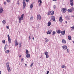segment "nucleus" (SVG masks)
Wrapping results in <instances>:
<instances>
[{"label": "nucleus", "mask_w": 74, "mask_h": 74, "mask_svg": "<svg viewBox=\"0 0 74 74\" xmlns=\"http://www.w3.org/2000/svg\"><path fill=\"white\" fill-rule=\"evenodd\" d=\"M24 16V14H23L21 16V17H20L19 16H18V19H19V23H21V21H23V16Z\"/></svg>", "instance_id": "1"}, {"label": "nucleus", "mask_w": 74, "mask_h": 74, "mask_svg": "<svg viewBox=\"0 0 74 74\" xmlns=\"http://www.w3.org/2000/svg\"><path fill=\"white\" fill-rule=\"evenodd\" d=\"M6 67L8 72H11V69H10V66H9V63L8 62L6 63Z\"/></svg>", "instance_id": "2"}, {"label": "nucleus", "mask_w": 74, "mask_h": 74, "mask_svg": "<svg viewBox=\"0 0 74 74\" xmlns=\"http://www.w3.org/2000/svg\"><path fill=\"white\" fill-rule=\"evenodd\" d=\"M7 37H8V42L9 43H11V38H10V37L9 34H8L7 35Z\"/></svg>", "instance_id": "3"}, {"label": "nucleus", "mask_w": 74, "mask_h": 74, "mask_svg": "<svg viewBox=\"0 0 74 74\" xmlns=\"http://www.w3.org/2000/svg\"><path fill=\"white\" fill-rule=\"evenodd\" d=\"M61 11L62 12H63V13H65L67 11V9L66 8H63L62 9Z\"/></svg>", "instance_id": "4"}, {"label": "nucleus", "mask_w": 74, "mask_h": 74, "mask_svg": "<svg viewBox=\"0 0 74 74\" xmlns=\"http://www.w3.org/2000/svg\"><path fill=\"white\" fill-rule=\"evenodd\" d=\"M37 20H41V16L40 14L37 15Z\"/></svg>", "instance_id": "5"}, {"label": "nucleus", "mask_w": 74, "mask_h": 74, "mask_svg": "<svg viewBox=\"0 0 74 74\" xmlns=\"http://www.w3.org/2000/svg\"><path fill=\"white\" fill-rule=\"evenodd\" d=\"M23 8L24 9L25 8V7H26V3H25V0H23Z\"/></svg>", "instance_id": "6"}, {"label": "nucleus", "mask_w": 74, "mask_h": 74, "mask_svg": "<svg viewBox=\"0 0 74 74\" xmlns=\"http://www.w3.org/2000/svg\"><path fill=\"white\" fill-rule=\"evenodd\" d=\"M70 3L71 6H73V4H74V3H73V0H70Z\"/></svg>", "instance_id": "7"}, {"label": "nucleus", "mask_w": 74, "mask_h": 74, "mask_svg": "<svg viewBox=\"0 0 74 74\" xmlns=\"http://www.w3.org/2000/svg\"><path fill=\"white\" fill-rule=\"evenodd\" d=\"M59 21L60 22L62 23V22H63V19L62 18V16L60 17L59 18Z\"/></svg>", "instance_id": "8"}, {"label": "nucleus", "mask_w": 74, "mask_h": 74, "mask_svg": "<svg viewBox=\"0 0 74 74\" xmlns=\"http://www.w3.org/2000/svg\"><path fill=\"white\" fill-rule=\"evenodd\" d=\"M52 32V30H49L48 32H47V33L48 34H51V33Z\"/></svg>", "instance_id": "9"}, {"label": "nucleus", "mask_w": 74, "mask_h": 74, "mask_svg": "<svg viewBox=\"0 0 74 74\" xmlns=\"http://www.w3.org/2000/svg\"><path fill=\"white\" fill-rule=\"evenodd\" d=\"M18 44H19V42H17V40H16L15 41V47H16V46H17V45H18Z\"/></svg>", "instance_id": "10"}, {"label": "nucleus", "mask_w": 74, "mask_h": 74, "mask_svg": "<svg viewBox=\"0 0 74 74\" xmlns=\"http://www.w3.org/2000/svg\"><path fill=\"white\" fill-rule=\"evenodd\" d=\"M62 48L64 49H67V46L66 45H64L63 46H62Z\"/></svg>", "instance_id": "11"}, {"label": "nucleus", "mask_w": 74, "mask_h": 74, "mask_svg": "<svg viewBox=\"0 0 74 74\" xmlns=\"http://www.w3.org/2000/svg\"><path fill=\"white\" fill-rule=\"evenodd\" d=\"M3 8L2 7H1L0 8V14H1L3 12Z\"/></svg>", "instance_id": "12"}, {"label": "nucleus", "mask_w": 74, "mask_h": 74, "mask_svg": "<svg viewBox=\"0 0 74 74\" xmlns=\"http://www.w3.org/2000/svg\"><path fill=\"white\" fill-rule=\"evenodd\" d=\"M51 20L53 21H55V17L54 16H51Z\"/></svg>", "instance_id": "13"}, {"label": "nucleus", "mask_w": 74, "mask_h": 74, "mask_svg": "<svg viewBox=\"0 0 74 74\" xmlns=\"http://www.w3.org/2000/svg\"><path fill=\"white\" fill-rule=\"evenodd\" d=\"M50 15H53L54 14V11L53 10L50 11Z\"/></svg>", "instance_id": "14"}, {"label": "nucleus", "mask_w": 74, "mask_h": 74, "mask_svg": "<svg viewBox=\"0 0 74 74\" xmlns=\"http://www.w3.org/2000/svg\"><path fill=\"white\" fill-rule=\"evenodd\" d=\"M62 42L63 44H66V41L64 39H62Z\"/></svg>", "instance_id": "15"}, {"label": "nucleus", "mask_w": 74, "mask_h": 74, "mask_svg": "<svg viewBox=\"0 0 74 74\" xmlns=\"http://www.w3.org/2000/svg\"><path fill=\"white\" fill-rule=\"evenodd\" d=\"M61 34L62 35H64V34H65V31H61Z\"/></svg>", "instance_id": "16"}, {"label": "nucleus", "mask_w": 74, "mask_h": 74, "mask_svg": "<svg viewBox=\"0 0 74 74\" xmlns=\"http://www.w3.org/2000/svg\"><path fill=\"white\" fill-rule=\"evenodd\" d=\"M68 38L69 40H71V36L70 35L68 36Z\"/></svg>", "instance_id": "17"}, {"label": "nucleus", "mask_w": 74, "mask_h": 74, "mask_svg": "<svg viewBox=\"0 0 74 74\" xmlns=\"http://www.w3.org/2000/svg\"><path fill=\"white\" fill-rule=\"evenodd\" d=\"M26 57L27 58H30V54H27L26 55Z\"/></svg>", "instance_id": "18"}, {"label": "nucleus", "mask_w": 74, "mask_h": 74, "mask_svg": "<svg viewBox=\"0 0 74 74\" xmlns=\"http://www.w3.org/2000/svg\"><path fill=\"white\" fill-rule=\"evenodd\" d=\"M45 42H47L49 41V40L47 38H45Z\"/></svg>", "instance_id": "19"}, {"label": "nucleus", "mask_w": 74, "mask_h": 74, "mask_svg": "<svg viewBox=\"0 0 74 74\" xmlns=\"http://www.w3.org/2000/svg\"><path fill=\"white\" fill-rule=\"evenodd\" d=\"M38 1V3L40 2L39 5L40 6L41 4L42 3V1H41V0H39Z\"/></svg>", "instance_id": "20"}, {"label": "nucleus", "mask_w": 74, "mask_h": 74, "mask_svg": "<svg viewBox=\"0 0 74 74\" xmlns=\"http://www.w3.org/2000/svg\"><path fill=\"white\" fill-rule=\"evenodd\" d=\"M62 68H64V69H66V66H65V65H62Z\"/></svg>", "instance_id": "21"}, {"label": "nucleus", "mask_w": 74, "mask_h": 74, "mask_svg": "<svg viewBox=\"0 0 74 74\" xmlns=\"http://www.w3.org/2000/svg\"><path fill=\"white\" fill-rule=\"evenodd\" d=\"M57 33H58V34L60 33H61V31L60 30H58L57 31Z\"/></svg>", "instance_id": "22"}, {"label": "nucleus", "mask_w": 74, "mask_h": 74, "mask_svg": "<svg viewBox=\"0 0 74 74\" xmlns=\"http://www.w3.org/2000/svg\"><path fill=\"white\" fill-rule=\"evenodd\" d=\"M67 11L68 12H72L71 10L70 9H68Z\"/></svg>", "instance_id": "23"}, {"label": "nucleus", "mask_w": 74, "mask_h": 74, "mask_svg": "<svg viewBox=\"0 0 74 74\" xmlns=\"http://www.w3.org/2000/svg\"><path fill=\"white\" fill-rule=\"evenodd\" d=\"M47 25L48 26H51V22H50V21L48 22Z\"/></svg>", "instance_id": "24"}, {"label": "nucleus", "mask_w": 74, "mask_h": 74, "mask_svg": "<svg viewBox=\"0 0 74 74\" xmlns=\"http://www.w3.org/2000/svg\"><path fill=\"white\" fill-rule=\"evenodd\" d=\"M19 47L20 48L21 47V46H22V43H21V42L19 43Z\"/></svg>", "instance_id": "25"}, {"label": "nucleus", "mask_w": 74, "mask_h": 74, "mask_svg": "<svg viewBox=\"0 0 74 74\" xmlns=\"http://www.w3.org/2000/svg\"><path fill=\"white\" fill-rule=\"evenodd\" d=\"M5 53H10V51L9 50L6 51H5Z\"/></svg>", "instance_id": "26"}, {"label": "nucleus", "mask_w": 74, "mask_h": 74, "mask_svg": "<svg viewBox=\"0 0 74 74\" xmlns=\"http://www.w3.org/2000/svg\"><path fill=\"white\" fill-rule=\"evenodd\" d=\"M2 42L3 44H5V40H2Z\"/></svg>", "instance_id": "27"}, {"label": "nucleus", "mask_w": 74, "mask_h": 74, "mask_svg": "<svg viewBox=\"0 0 74 74\" xmlns=\"http://www.w3.org/2000/svg\"><path fill=\"white\" fill-rule=\"evenodd\" d=\"M45 55H48V53L47 51H45Z\"/></svg>", "instance_id": "28"}, {"label": "nucleus", "mask_w": 74, "mask_h": 74, "mask_svg": "<svg viewBox=\"0 0 74 74\" xmlns=\"http://www.w3.org/2000/svg\"><path fill=\"white\" fill-rule=\"evenodd\" d=\"M33 3H32V4L31 5H30V8L32 9V8H33Z\"/></svg>", "instance_id": "29"}, {"label": "nucleus", "mask_w": 74, "mask_h": 74, "mask_svg": "<svg viewBox=\"0 0 74 74\" xmlns=\"http://www.w3.org/2000/svg\"><path fill=\"white\" fill-rule=\"evenodd\" d=\"M26 54H29V51H28V50H26Z\"/></svg>", "instance_id": "30"}, {"label": "nucleus", "mask_w": 74, "mask_h": 74, "mask_svg": "<svg viewBox=\"0 0 74 74\" xmlns=\"http://www.w3.org/2000/svg\"><path fill=\"white\" fill-rule=\"evenodd\" d=\"M33 18H34V17L33 16H32L30 18V20L32 21L33 19Z\"/></svg>", "instance_id": "31"}, {"label": "nucleus", "mask_w": 74, "mask_h": 74, "mask_svg": "<svg viewBox=\"0 0 74 74\" xmlns=\"http://www.w3.org/2000/svg\"><path fill=\"white\" fill-rule=\"evenodd\" d=\"M2 22L3 23H4V24H5V23L6 22H5V20H4Z\"/></svg>", "instance_id": "32"}, {"label": "nucleus", "mask_w": 74, "mask_h": 74, "mask_svg": "<svg viewBox=\"0 0 74 74\" xmlns=\"http://www.w3.org/2000/svg\"><path fill=\"white\" fill-rule=\"evenodd\" d=\"M48 15H50V14H51L50 11L48 12Z\"/></svg>", "instance_id": "33"}, {"label": "nucleus", "mask_w": 74, "mask_h": 74, "mask_svg": "<svg viewBox=\"0 0 74 74\" xmlns=\"http://www.w3.org/2000/svg\"><path fill=\"white\" fill-rule=\"evenodd\" d=\"M33 64H34L33 63V62L30 65L31 67H32V66H33Z\"/></svg>", "instance_id": "34"}, {"label": "nucleus", "mask_w": 74, "mask_h": 74, "mask_svg": "<svg viewBox=\"0 0 74 74\" xmlns=\"http://www.w3.org/2000/svg\"><path fill=\"white\" fill-rule=\"evenodd\" d=\"M6 45H6L4 47V49L5 51L6 50V49L7 48V46H6Z\"/></svg>", "instance_id": "35"}, {"label": "nucleus", "mask_w": 74, "mask_h": 74, "mask_svg": "<svg viewBox=\"0 0 74 74\" xmlns=\"http://www.w3.org/2000/svg\"><path fill=\"white\" fill-rule=\"evenodd\" d=\"M71 11H74V8H71Z\"/></svg>", "instance_id": "36"}, {"label": "nucleus", "mask_w": 74, "mask_h": 74, "mask_svg": "<svg viewBox=\"0 0 74 74\" xmlns=\"http://www.w3.org/2000/svg\"><path fill=\"white\" fill-rule=\"evenodd\" d=\"M17 4H18V5H19V1L18 0L17 1Z\"/></svg>", "instance_id": "37"}, {"label": "nucleus", "mask_w": 74, "mask_h": 74, "mask_svg": "<svg viewBox=\"0 0 74 74\" xmlns=\"http://www.w3.org/2000/svg\"><path fill=\"white\" fill-rule=\"evenodd\" d=\"M46 56V58H48L49 57V55H48V54Z\"/></svg>", "instance_id": "38"}, {"label": "nucleus", "mask_w": 74, "mask_h": 74, "mask_svg": "<svg viewBox=\"0 0 74 74\" xmlns=\"http://www.w3.org/2000/svg\"><path fill=\"white\" fill-rule=\"evenodd\" d=\"M53 34H56V32H55V31H53Z\"/></svg>", "instance_id": "39"}, {"label": "nucleus", "mask_w": 74, "mask_h": 74, "mask_svg": "<svg viewBox=\"0 0 74 74\" xmlns=\"http://www.w3.org/2000/svg\"><path fill=\"white\" fill-rule=\"evenodd\" d=\"M6 1L8 3H10V0H6Z\"/></svg>", "instance_id": "40"}, {"label": "nucleus", "mask_w": 74, "mask_h": 74, "mask_svg": "<svg viewBox=\"0 0 74 74\" xmlns=\"http://www.w3.org/2000/svg\"><path fill=\"white\" fill-rule=\"evenodd\" d=\"M23 59H24L23 58H21V62H23Z\"/></svg>", "instance_id": "41"}, {"label": "nucleus", "mask_w": 74, "mask_h": 74, "mask_svg": "<svg viewBox=\"0 0 74 74\" xmlns=\"http://www.w3.org/2000/svg\"><path fill=\"white\" fill-rule=\"evenodd\" d=\"M6 2L5 1L4 2V5H6Z\"/></svg>", "instance_id": "42"}, {"label": "nucleus", "mask_w": 74, "mask_h": 74, "mask_svg": "<svg viewBox=\"0 0 74 74\" xmlns=\"http://www.w3.org/2000/svg\"><path fill=\"white\" fill-rule=\"evenodd\" d=\"M53 8H54V9H55V8H56L55 5H54V6H53Z\"/></svg>", "instance_id": "43"}, {"label": "nucleus", "mask_w": 74, "mask_h": 74, "mask_svg": "<svg viewBox=\"0 0 74 74\" xmlns=\"http://www.w3.org/2000/svg\"><path fill=\"white\" fill-rule=\"evenodd\" d=\"M6 28H7L8 29H9V26H7Z\"/></svg>", "instance_id": "44"}, {"label": "nucleus", "mask_w": 74, "mask_h": 74, "mask_svg": "<svg viewBox=\"0 0 74 74\" xmlns=\"http://www.w3.org/2000/svg\"><path fill=\"white\" fill-rule=\"evenodd\" d=\"M67 52H69V49H67Z\"/></svg>", "instance_id": "45"}, {"label": "nucleus", "mask_w": 74, "mask_h": 74, "mask_svg": "<svg viewBox=\"0 0 74 74\" xmlns=\"http://www.w3.org/2000/svg\"><path fill=\"white\" fill-rule=\"evenodd\" d=\"M29 38L30 40V36H29Z\"/></svg>", "instance_id": "46"}, {"label": "nucleus", "mask_w": 74, "mask_h": 74, "mask_svg": "<svg viewBox=\"0 0 74 74\" xmlns=\"http://www.w3.org/2000/svg\"><path fill=\"white\" fill-rule=\"evenodd\" d=\"M26 1L27 2H29V0H26Z\"/></svg>", "instance_id": "47"}, {"label": "nucleus", "mask_w": 74, "mask_h": 74, "mask_svg": "<svg viewBox=\"0 0 74 74\" xmlns=\"http://www.w3.org/2000/svg\"><path fill=\"white\" fill-rule=\"evenodd\" d=\"M49 71H48L47 73V74H48V73H49Z\"/></svg>", "instance_id": "48"}, {"label": "nucleus", "mask_w": 74, "mask_h": 74, "mask_svg": "<svg viewBox=\"0 0 74 74\" xmlns=\"http://www.w3.org/2000/svg\"><path fill=\"white\" fill-rule=\"evenodd\" d=\"M71 27V28H72V29H73L74 30V26L72 27Z\"/></svg>", "instance_id": "49"}, {"label": "nucleus", "mask_w": 74, "mask_h": 74, "mask_svg": "<svg viewBox=\"0 0 74 74\" xmlns=\"http://www.w3.org/2000/svg\"><path fill=\"white\" fill-rule=\"evenodd\" d=\"M21 56H22L21 55H20V56H19V58H21Z\"/></svg>", "instance_id": "50"}, {"label": "nucleus", "mask_w": 74, "mask_h": 74, "mask_svg": "<svg viewBox=\"0 0 74 74\" xmlns=\"http://www.w3.org/2000/svg\"><path fill=\"white\" fill-rule=\"evenodd\" d=\"M52 1H57V0H52Z\"/></svg>", "instance_id": "51"}, {"label": "nucleus", "mask_w": 74, "mask_h": 74, "mask_svg": "<svg viewBox=\"0 0 74 74\" xmlns=\"http://www.w3.org/2000/svg\"><path fill=\"white\" fill-rule=\"evenodd\" d=\"M25 67H27V64H25Z\"/></svg>", "instance_id": "52"}, {"label": "nucleus", "mask_w": 74, "mask_h": 74, "mask_svg": "<svg viewBox=\"0 0 74 74\" xmlns=\"http://www.w3.org/2000/svg\"><path fill=\"white\" fill-rule=\"evenodd\" d=\"M0 74H1V72L0 71Z\"/></svg>", "instance_id": "53"}, {"label": "nucleus", "mask_w": 74, "mask_h": 74, "mask_svg": "<svg viewBox=\"0 0 74 74\" xmlns=\"http://www.w3.org/2000/svg\"><path fill=\"white\" fill-rule=\"evenodd\" d=\"M32 39H33V40H34V37H33V38H32Z\"/></svg>", "instance_id": "54"}, {"label": "nucleus", "mask_w": 74, "mask_h": 74, "mask_svg": "<svg viewBox=\"0 0 74 74\" xmlns=\"http://www.w3.org/2000/svg\"><path fill=\"white\" fill-rule=\"evenodd\" d=\"M72 17H74V16H73V15L72 16Z\"/></svg>", "instance_id": "55"}, {"label": "nucleus", "mask_w": 74, "mask_h": 74, "mask_svg": "<svg viewBox=\"0 0 74 74\" xmlns=\"http://www.w3.org/2000/svg\"><path fill=\"white\" fill-rule=\"evenodd\" d=\"M65 22H66V23H67V21H66Z\"/></svg>", "instance_id": "56"}]
</instances>
